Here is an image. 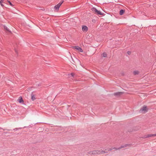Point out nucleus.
Listing matches in <instances>:
<instances>
[{
    "instance_id": "f3484780",
    "label": "nucleus",
    "mask_w": 156,
    "mask_h": 156,
    "mask_svg": "<svg viewBox=\"0 0 156 156\" xmlns=\"http://www.w3.org/2000/svg\"><path fill=\"white\" fill-rule=\"evenodd\" d=\"M75 74L74 73H72L70 74H69V75H71L73 77Z\"/></svg>"
},
{
    "instance_id": "dca6fc26",
    "label": "nucleus",
    "mask_w": 156,
    "mask_h": 156,
    "mask_svg": "<svg viewBox=\"0 0 156 156\" xmlns=\"http://www.w3.org/2000/svg\"><path fill=\"white\" fill-rule=\"evenodd\" d=\"M100 154L101 153H107V152H105V151H104L102 150H100Z\"/></svg>"
},
{
    "instance_id": "412c9836",
    "label": "nucleus",
    "mask_w": 156,
    "mask_h": 156,
    "mask_svg": "<svg viewBox=\"0 0 156 156\" xmlns=\"http://www.w3.org/2000/svg\"><path fill=\"white\" fill-rule=\"evenodd\" d=\"M3 2V1L2 0H1L0 1V3H2Z\"/></svg>"
},
{
    "instance_id": "6ab92c4d",
    "label": "nucleus",
    "mask_w": 156,
    "mask_h": 156,
    "mask_svg": "<svg viewBox=\"0 0 156 156\" xmlns=\"http://www.w3.org/2000/svg\"><path fill=\"white\" fill-rule=\"evenodd\" d=\"M127 53H128V54L129 55L130 54H131V52L130 51H128L127 52Z\"/></svg>"
},
{
    "instance_id": "f8f14e48",
    "label": "nucleus",
    "mask_w": 156,
    "mask_h": 156,
    "mask_svg": "<svg viewBox=\"0 0 156 156\" xmlns=\"http://www.w3.org/2000/svg\"><path fill=\"white\" fill-rule=\"evenodd\" d=\"M125 12V11L123 9H121L120 11L119 14L120 15H122Z\"/></svg>"
},
{
    "instance_id": "1a4fd4ad",
    "label": "nucleus",
    "mask_w": 156,
    "mask_h": 156,
    "mask_svg": "<svg viewBox=\"0 0 156 156\" xmlns=\"http://www.w3.org/2000/svg\"><path fill=\"white\" fill-rule=\"evenodd\" d=\"M123 93L122 92H118L115 93L114 94V95L115 96H119L122 94Z\"/></svg>"
},
{
    "instance_id": "20e7f679",
    "label": "nucleus",
    "mask_w": 156,
    "mask_h": 156,
    "mask_svg": "<svg viewBox=\"0 0 156 156\" xmlns=\"http://www.w3.org/2000/svg\"><path fill=\"white\" fill-rule=\"evenodd\" d=\"M92 10L97 15H102V14L101 13L100 11L98 10L96 8L93 7L92 9Z\"/></svg>"
},
{
    "instance_id": "0eeeda50",
    "label": "nucleus",
    "mask_w": 156,
    "mask_h": 156,
    "mask_svg": "<svg viewBox=\"0 0 156 156\" xmlns=\"http://www.w3.org/2000/svg\"><path fill=\"white\" fill-rule=\"evenodd\" d=\"M82 30L83 32H87L88 30V28L86 26H82Z\"/></svg>"
},
{
    "instance_id": "2eb2a0df",
    "label": "nucleus",
    "mask_w": 156,
    "mask_h": 156,
    "mask_svg": "<svg viewBox=\"0 0 156 156\" xmlns=\"http://www.w3.org/2000/svg\"><path fill=\"white\" fill-rule=\"evenodd\" d=\"M103 56L104 57H106L107 56V54L105 52H104L102 54Z\"/></svg>"
},
{
    "instance_id": "423d86ee",
    "label": "nucleus",
    "mask_w": 156,
    "mask_h": 156,
    "mask_svg": "<svg viewBox=\"0 0 156 156\" xmlns=\"http://www.w3.org/2000/svg\"><path fill=\"white\" fill-rule=\"evenodd\" d=\"M73 48H74L76 50H77L78 51H80V52H82L83 51L82 49L81 48L79 47L78 46H74L73 47Z\"/></svg>"
},
{
    "instance_id": "ddd939ff",
    "label": "nucleus",
    "mask_w": 156,
    "mask_h": 156,
    "mask_svg": "<svg viewBox=\"0 0 156 156\" xmlns=\"http://www.w3.org/2000/svg\"><path fill=\"white\" fill-rule=\"evenodd\" d=\"M31 99L32 101H34L36 99L35 96L33 95V94H31Z\"/></svg>"
},
{
    "instance_id": "9b49d317",
    "label": "nucleus",
    "mask_w": 156,
    "mask_h": 156,
    "mask_svg": "<svg viewBox=\"0 0 156 156\" xmlns=\"http://www.w3.org/2000/svg\"><path fill=\"white\" fill-rule=\"evenodd\" d=\"M4 29L5 30L7 31L11 32V31L9 30V29L5 26H4Z\"/></svg>"
},
{
    "instance_id": "4468645a",
    "label": "nucleus",
    "mask_w": 156,
    "mask_h": 156,
    "mask_svg": "<svg viewBox=\"0 0 156 156\" xmlns=\"http://www.w3.org/2000/svg\"><path fill=\"white\" fill-rule=\"evenodd\" d=\"M133 74L134 75H136V74H138L139 73V72L138 71H135L133 72Z\"/></svg>"
},
{
    "instance_id": "f257e3e1",
    "label": "nucleus",
    "mask_w": 156,
    "mask_h": 156,
    "mask_svg": "<svg viewBox=\"0 0 156 156\" xmlns=\"http://www.w3.org/2000/svg\"><path fill=\"white\" fill-rule=\"evenodd\" d=\"M130 145V144H126V145H122L120 147H119L118 148H115V147H113L112 148H109L108 149V151H111L112 149H115L116 150H118L122 148H123L126 147L128 146H129Z\"/></svg>"
},
{
    "instance_id": "6e6552de",
    "label": "nucleus",
    "mask_w": 156,
    "mask_h": 156,
    "mask_svg": "<svg viewBox=\"0 0 156 156\" xmlns=\"http://www.w3.org/2000/svg\"><path fill=\"white\" fill-rule=\"evenodd\" d=\"M17 101L20 103H23L24 102L21 96L19 97V98L17 100Z\"/></svg>"
},
{
    "instance_id": "4be33fe9",
    "label": "nucleus",
    "mask_w": 156,
    "mask_h": 156,
    "mask_svg": "<svg viewBox=\"0 0 156 156\" xmlns=\"http://www.w3.org/2000/svg\"><path fill=\"white\" fill-rule=\"evenodd\" d=\"M2 3H0L1 5V6H3V5L2 4Z\"/></svg>"
},
{
    "instance_id": "aec40b11",
    "label": "nucleus",
    "mask_w": 156,
    "mask_h": 156,
    "mask_svg": "<svg viewBox=\"0 0 156 156\" xmlns=\"http://www.w3.org/2000/svg\"><path fill=\"white\" fill-rule=\"evenodd\" d=\"M152 136H156V134H152Z\"/></svg>"
},
{
    "instance_id": "39448f33",
    "label": "nucleus",
    "mask_w": 156,
    "mask_h": 156,
    "mask_svg": "<svg viewBox=\"0 0 156 156\" xmlns=\"http://www.w3.org/2000/svg\"><path fill=\"white\" fill-rule=\"evenodd\" d=\"M63 1H61L57 5H56L55 6V9L56 10L58 11L59 10L60 6L63 3Z\"/></svg>"
},
{
    "instance_id": "7ed1b4c3",
    "label": "nucleus",
    "mask_w": 156,
    "mask_h": 156,
    "mask_svg": "<svg viewBox=\"0 0 156 156\" xmlns=\"http://www.w3.org/2000/svg\"><path fill=\"white\" fill-rule=\"evenodd\" d=\"M147 110L148 109L147 106H144L140 109V112L143 113H145L147 112Z\"/></svg>"
},
{
    "instance_id": "f03ea898",
    "label": "nucleus",
    "mask_w": 156,
    "mask_h": 156,
    "mask_svg": "<svg viewBox=\"0 0 156 156\" xmlns=\"http://www.w3.org/2000/svg\"><path fill=\"white\" fill-rule=\"evenodd\" d=\"M100 150H95L92 151H89L88 152V154H100Z\"/></svg>"
},
{
    "instance_id": "a211bd4d",
    "label": "nucleus",
    "mask_w": 156,
    "mask_h": 156,
    "mask_svg": "<svg viewBox=\"0 0 156 156\" xmlns=\"http://www.w3.org/2000/svg\"><path fill=\"white\" fill-rule=\"evenodd\" d=\"M8 2L9 3V4L11 5V6H12L13 5L12 4V3L10 2V1H8Z\"/></svg>"
},
{
    "instance_id": "9d476101",
    "label": "nucleus",
    "mask_w": 156,
    "mask_h": 156,
    "mask_svg": "<svg viewBox=\"0 0 156 156\" xmlns=\"http://www.w3.org/2000/svg\"><path fill=\"white\" fill-rule=\"evenodd\" d=\"M151 136H152V135L151 134H148V135H145L143 137V138H148V137H151Z\"/></svg>"
}]
</instances>
